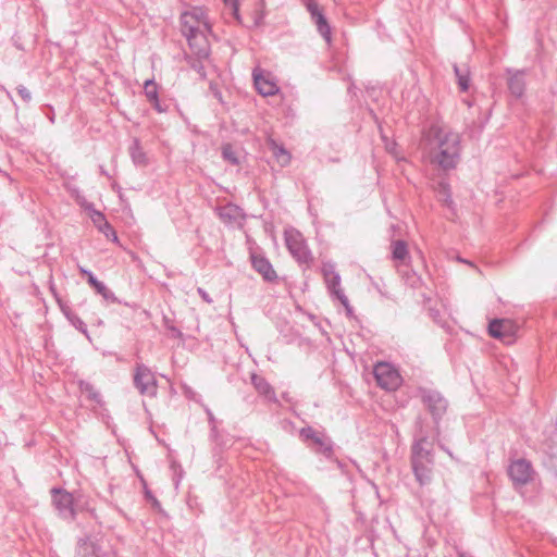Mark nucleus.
Wrapping results in <instances>:
<instances>
[{
    "label": "nucleus",
    "instance_id": "obj_1",
    "mask_svg": "<svg viewBox=\"0 0 557 557\" xmlns=\"http://www.w3.org/2000/svg\"><path fill=\"white\" fill-rule=\"evenodd\" d=\"M411 469L420 486L431 484L434 472V453L426 436L416 438L411 445Z\"/></svg>",
    "mask_w": 557,
    "mask_h": 557
},
{
    "label": "nucleus",
    "instance_id": "obj_2",
    "mask_svg": "<svg viewBox=\"0 0 557 557\" xmlns=\"http://www.w3.org/2000/svg\"><path fill=\"white\" fill-rule=\"evenodd\" d=\"M432 132L437 140L438 154L436 160L440 166L446 170L454 169L460 154L459 135L441 127H433Z\"/></svg>",
    "mask_w": 557,
    "mask_h": 557
},
{
    "label": "nucleus",
    "instance_id": "obj_3",
    "mask_svg": "<svg viewBox=\"0 0 557 557\" xmlns=\"http://www.w3.org/2000/svg\"><path fill=\"white\" fill-rule=\"evenodd\" d=\"M285 243L289 253L300 265H312L313 256L301 233L296 230L285 232Z\"/></svg>",
    "mask_w": 557,
    "mask_h": 557
},
{
    "label": "nucleus",
    "instance_id": "obj_4",
    "mask_svg": "<svg viewBox=\"0 0 557 557\" xmlns=\"http://www.w3.org/2000/svg\"><path fill=\"white\" fill-rule=\"evenodd\" d=\"M299 436L306 443L311 442L317 454H321L327 460L334 459V442L324 431H315L308 425L299 430Z\"/></svg>",
    "mask_w": 557,
    "mask_h": 557
},
{
    "label": "nucleus",
    "instance_id": "obj_5",
    "mask_svg": "<svg viewBox=\"0 0 557 557\" xmlns=\"http://www.w3.org/2000/svg\"><path fill=\"white\" fill-rule=\"evenodd\" d=\"M181 33L183 36L191 35L197 32H211V25L208 21L206 12L200 7H194L189 11L181 14Z\"/></svg>",
    "mask_w": 557,
    "mask_h": 557
},
{
    "label": "nucleus",
    "instance_id": "obj_6",
    "mask_svg": "<svg viewBox=\"0 0 557 557\" xmlns=\"http://www.w3.org/2000/svg\"><path fill=\"white\" fill-rule=\"evenodd\" d=\"M377 386L385 391H396L403 382L398 370L389 362H377L373 368Z\"/></svg>",
    "mask_w": 557,
    "mask_h": 557
},
{
    "label": "nucleus",
    "instance_id": "obj_7",
    "mask_svg": "<svg viewBox=\"0 0 557 557\" xmlns=\"http://www.w3.org/2000/svg\"><path fill=\"white\" fill-rule=\"evenodd\" d=\"M134 386L140 395H157L158 383L154 373L144 363H137L134 371Z\"/></svg>",
    "mask_w": 557,
    "mask_h": 557
},
{
    "label": "nucleus",
    "instance_id": "obj_8",
    "mask_svg": "<svg viewBox=\"0 0 557 557\" xmlns=\"http://www.w3.org/2000/svg\"><path fill=\"white\" fill-rule=\"evenodd\" d=\"M51 494L52 503L59 516L65 520H75L77 513L75 510V499L73 494L62 487H53L51 490Z\"/></svg>",
    "mask_w": 557,
    "mask_h": 557
},
{
    "label": "nucleus",
    "instance_id": "obj_9",
    "mask_svg": "<svg viewBox=\"0 0 557 557\" xmlns=\"http://www.w3.org/2000/svg\"><path fill=\"white\" fill-rule=\"evenodd\" d=\"M419 394L433 420L435 423H438L442 417L446 413L448 407L447 400L440 392L433 389L419 388Z\"/></svg>",
    "mask_w": 557,
    "mask_h": 557
},
{
    "label": "nucleus",
    "instance_id": "obj_10",
    "mask_svg": "<svg viewBox=\"0 0 557 557\" xmlns=\"http://www.w3.org/2000/svg\"><path fill=\"white\" fill-rule=\"evenodd\" d=\"M533 474L531 462L523 458L513 460L508 467V475L515 487L527 485L533 480Z\"/></svg>",
    "mask_w": 557,
    "mask_h": 557
},
{
    "label": "nucleus",
    "instance_id": "obj_11",
    "mask_svg": "<svg viewBox=\"0 0 557 557\" xmlns=\"http://www.w3.org/2000/svg\"><path fill=\"white\" fill-rule=\"evenodd\" d=\"M306 9L310 13L311 21L315 25L318 33L330 46L332 44V28L322 9L315 0H308L306 2Z\"/></svg>",
    "mask_w": 557,
    "mask_h": 557
},
{
    "label": "nucleus",
    "instance_id": "obj_12",
    "mask_svg": "<svg viewBox=\"0 0 557 557\" xmlns=\"http://www.w3.org/2000/svg\"><path fill=\"white\" fill-rule=\"evenodd\" d=\"M517 327L509 319H494L488 324V334L510 345L516 341Z\"/></svg>",
    "mask_w": 557,
    "mask_h": 557
},
{
    "label": "nucleus",
    "instance_id": "obj_13",
    "mask_svg": "<svg viewBox=\"0 0 557 557\" xmlns=\"http://www.w3.org/2000/svg\"><path fill=\"white\" fill-rule=\"evenodd\" d=\"M252 77L255 87L261 96H273L278 91V86L273 81L270 73H265L263 70L256 67L252 71Z\"/></svg>",
    "mask_w": 557,
    "mask_h": 557
},
{
    "label": "nucleus",
    "instance_id": "obj_14",
    "mask_svg": "<svg viewBox=\"0 0 557 557\" xmlns=\"http://www.w3.org/2000/svg\"><path fill=\"white\" fill-rule=\"evenodd\" d=\"M211 32H197L191 35L184 36L187 40L191 53L200 55L201 58H210L211 47L208 40V35Z\"/></svg>",
    "mask_w": 557,
    "mask_h": 557
},
{
    "label": "nucleus",
    "instance_id": "obj_15",
    "mask_svg": "<svg viewBox=\"0 0 557 557\" xmlns=\"http://www.w3.org/2000/svg\"><path fill=\"white\" fill-rule=\"evenodd\" d=\"M78 271L79 273L85 276L87 278V282L88 284L95 288V290L102 296V298L106 300V301H109V302H112V304H122V300L119 299L114 293L108 288L106 286V284L101 281H99L95 275L94 273L84 268V267H78Z\"/></svg>",
    "mask_w": 557,
    "mask_h": 557
},
{
    "label": "nucleus",
    "instance_id": "obj_16",
    "mask_svg": "<svg viewBox=\"0 0 557 557\" xmlns=\"http://www.w3.org/2000/svg\"><path fill=\"white\" fill-rule=\"evenodd\" d=\"M251 265L265 282L274 283L277 281L276 271L273 269L270 260L263 255L251 253Z\"/></svg>",
    "mask_w": 557,
    "mask_h": 557
},
{
    "label": "nucleus",
    "instance_id": "obj_17",
    "mask_svg": "<svg viewBox=\"0 0 557 557\" xmlns=\"http://www.w3.org/2000/svg\"><path fill=\"white\" fill-rule=\"evenodd\" d=\"M322 274L325 280L326 288L333 298L338 299L339 293H344L341 287V275L335 271L332 263H324L322 265Z\"/></svg>",
    "mask_w": 557,
    "mask_h": 557
},
{
    "label": "nucleus",
    "instance_id": "obj_18",
    "mask_svg": "<svg viewBox=\"0 0 557 557\" xmlns=\"http://www.w3.org/2000/svg\"><path fill=\"white\" fill-rule=\"evenodd\" d=\"M508 77V89L510 94L517 99L521 98L525 91V70H517L513 71L511 69H507Z\"/></svg>",
    "mask_w": 557,
    "mask_h": 557
},
{
    "label": "nucleus",
    "instance_id": "obj_19",
    "mask_svg": "<svg viewBox=\"0 0 557 557\" xmlns=\"http://www.w3.org/2000/svg\"><path fill=\"white\" fill-rule=\"evenodd\" d=\"M76 557H109V555L102 553L100 546L90 536H86L77 542Z\"/></svg>",
    "mask_w": 557,
    "mask_h": 557
},
{
    "label": "nucleus",
    "instance_id": "obj_20",
    "mask_svg": "<svg viewBox=\"0 0 557 557\" xmlns=\"http://www.w3.org/2000/svg\"><path fill=\"white\" fill-rule=\"evenodd\" d=\"M250 379L255 389L260 396L264 397L267 401L273 404L278 401L274 388L263 376L252 373Z\"/></svg>",
    "mask_w": 557,
    "mask_h": 557
},
{
    "label": "nucleus",
    "instance_id": "obj_21",
    "mask_svg": "<svg viewBox=\"0 0 557 557\" xmlns=\"http://www.w3.org/2000/svg\"><path fill=\"white\" fill-rule=\"evenodd\" d=\"M267 145L281 166H287L290 163L292 154L282 144L268 137Z\"/></svg>",
    "mask_w": 557,
    "mask_h": 557
},
{
    "label": "nucleus",
    "instance_id": "obj_22",
    "mask_svg": "<svg viewBox=\"0 0 557 557\" xmlns=\"http://www.w3.org/2000/svg\"><path fill=\"white\" fill-rule=\"evenodd\" d=\"M392 259L399 261L401 264H409L411 257L409 255L408 245L403 239L393 240L391 244Z\"/></svg>",
    "mask_w": 557,
    "mask_h": 557
},
{
    "label": "nucleus",
    "instance_id": "obj_23",
    "mask_svg": "<svg viewBox=\"0 0 557 557\" xmlns=\"http://www.w3.org/2000/svg\"><path fill=\"white\" fill-rule=\"evenodd\" d=\"M218 215L224 223L233 225L242 216V210L236 205L227 203L218 209Z\"/></svg>",
    "mask_w": 557,
    "mask_h": 557
},
{
    "label": "nucleus",
    "instance_id": "obj_24",
    "mask_svg": "<svg viewBox=\"0 0 557 557\" xmlns=\"http://www.w3.org/2000/svg\"><path fill=\"white\" fill-rule=\"evenodd\" d=\"M210 58H201L200 55L185 54L184 60L186 63L198 73L199 78L207 79L206 63L209 62Z\"/></svg>",
    "mask_w": 557,
    "mask_h": 557
},
{
    "label": "nucleus",
    "instance_id": "obj_25",
    "mask_svg": "<svg viewBox=\"0 0 557 557\" xmlns=\"http://www.w3.org/2000/svg\"><path fill=\"white\" fill-rule=\"evenodd\" d=\"M436 193L438 195L440 201L455 213L456 208L449 184L445 181L440 182L436 187Z\"/></svg>",
    "mask_w": 557,
    "mask_h": 557
},
{
    "label": "nucleus",
    "instance_id": "obj_26",
    "mask_svg": "<svg viewBox=\"0 0 557 557\" xmlns=\"http://www.w3.org/2000/svg\"><path fill=\"white\" fill-rule=\"evenodd\" d=\"M453 69L460 90L463 92L467 91L471 82L469 67L467 65L460 66L455 63Z\"/></svg>",
    "mask_w": 557,
    "mask_h": 557
},
{
    "label": "nucleus",
    "instance_id": "obj_27",
    "mask_svg": "<svg viewBox=\"0 0 557 557\" xmlns=\"http://www.w3.org/2000/svg\"><path fill=\"white\" fill-rule=\"evenodd\" d=\"M221 156L226 163L233 166H238L240 164V159L237 154V151L235 150L231 143L222 144Z\"/></svg>",
    "mask_w": 557,
    "mask_h": 557
},
{
    "label": "nucleus",
    "instance_id": "obj_28",
    "mask_svg": "<svg viewBox=\"0 0 557 557\" xmlns=\"http://www.w3.org/2000/svg\"><path fill=\"white\" fill-rule=\"evenodd\" d=\"M78 387L83 393L87 394L89 400L94 401L98 406L103 405V400L100 393L95 388V386L90 382L81 380L78 382Z\"/></svg>",
    "mask_w": 557,
    "mask_h": 557
},
{
    "label": "nucleus",
    "instance_id": "obj_29",
    "mask_svg": "<svg viewBox=\"0 0 557 557\" xmlns=\"http://www.w3.org/2000/svg\"><path fill=\"white\" fill-rule=\"evenodd\" d=\"M66 320L70 322L72 326H74L78 332H81L87 339L90 341V335L87 329L86 323L74 312H66Z\"/></svg>",
    "mask_w": 557,
    "mask_h": 557
},
{
    "label": "nucleus",
    "instance_id": "obj_30",
    "mask_svg": "<svg viewBox=\"0 0 557 557\" xmlns=\"http://www.w3.org/2000/svg\"><path fill=\"white\" fill-rule=\"evenodd\" d=\"M131 157L133 162L137 165H145L147 163L146 153L143 151L137 139L134 140L131 147Z\"/></svg>",
    "mask_w": 557,
    "mask_h": 557
},
{
    "label": "nucleus",
    "instance_id": "obj_31",
    "mask_svg": "<svg viewBox=\"0 0 557 557\" xmlns=\"http://www.w3.org/2000/svg\"><path fill=\"white\" fill-rule=\"evenodd\" d=\"M86 210L88 211L89 218L97 228L102 225V223L107 222L106 215L101 211L95 209L92 203L86 206Z\"/></svg>",
    "mask_w": 557,
    "mask_h": 557
},
{
    "label": "nucleus",
    "instance_id": "obj_32",
    "mask_svg": "<svg viewBox=\"0 0 557 557\" xmlns=\"http://www.w3.org/2000/svg\"><path fill=\"white\" fill-rule=\"evenodd\" d=\"M405 283L414 289L420 288L423 285V281L420 275L417 274L414 271H407L404 274Z\"/></svg>",
    "mask_w": 557,
    "mask_h": 557
},
{
    "label": "nucleus",
    "instance_id": "obj_33",
    "mask_svg": "<svg viewBox=\"0 0 557 557\" xmlns=\"http://www.w3.org/2000/svg\"><path fill=\"white\" fill-rule=\"evenodd\" d=\"M144 92L147 97L148 101L150 100H157V97H159V90L158 85L153 79H147L144 84Z\"/></svg>",
    "mask_w": 557,
    "mask_h": 557
},
{
    "label": "nucleus",
    "instance_id": "obj_34",
    "mask_svg": "<svg viewBox=\"0 0 557 557\" xmlns=\"http://www.w3.org/2000/svg\"><path fill=\"white\" fill-rule=\"evenodd\" d=\"M99 232H101L108 239H111L112 242H117V235L113 226L107 221L102 223L98 227Z\"/></svg>",
    "mask_w": 557,
    "mask_h": 557
},
{
    "label": "nucleus",
    "instance_id": "obj_35",
    "mask_svg": "<svg viewBox=\"0 0 557 557\" xmlns=\"http://www.w3.org/2000/svg\"><path fill=\"white\" fill-rule=\"evenodd\" d=\"M424 300V307L429 311V315L435 321L438 322L441 319V312L437 309H434L432 307H428V304L431 302V297L423 295Z\"/></svg>",
    "mask_w": 557,
    "mask_h": 557
},
{
    "label": "nucleus",
    "instance_id": "obj_36",
    "mask_svg": "<svg viewBox=\"0 0 557 557\" xmlns=\"http://www.w3.org/2000/svg\"><path fill=\"white\" fill-rule=\"evenodd\" d=\"M345 308L346 313L348 317H351L354 313L352 307L349 304V300L345 293H339V298L337 299Z\"/></svg>",
    "mask_w": 557,
    "mask_h": 557
},
{
    "label": "nucleus",
    "instance_id": "obj_37",
    "mask_svg": "<svg viewBox=\"0 0 557 557\" xmlns=\"http://www.w3.org/2000/svg\"><path fill=\"white\" fill-rule=\"evenodd\" d=\"M17 94L23 99L24 102L29 103L32 100V94L30 91L23 85H18L16 87Z\"/></svg>",
    "mask_w": 557,
    "mask_h": 557
},
{
    "label": "nucleus",
    "instance_id": "obj_38",
    "mask_svg": "<svg viewBox=\"0 0 557 557\" xmlns=\"http://www.w3.org/2000/svg\"><path fill=\"white\" fill-rule=\"evenodd\" d=\"M145 497L147 500H149L151 503V505L154 508H158V509L161 508L160 502L154 497V495L152 494V492L150 490L145 491Z\"/></svg>",
    "mask_w": 557,
    "mask_h": 557
},
{
    "label": "nucleus",
    "instance_id": "obj_39",
    "mask_svg": "<svg viewBox=\"0 0 557 557\" xmlns=\"http://www.w3.org/2000/svg\"><path fill=\"white\" fill-rule=\"evenodd\" d=\"M57 302L64 317H66V312L73 311L71 307L67 305V302L63 301L61 297H57Z\"/></svg>",
    "mask_w": 557,
    "mask_h": 557
},
{
    "label": "nucleus",
    "instance_id": "obj_40",
    "mask_svg": "<svg viewBox=\"0 0 557 557\" xmlns=\"http://www.w3.org/2000/svg\"><path fill=\"white\" fill-rule=\"evenodd\" d=\"M207 412H208L209 423L211 425V435L215 437L216 434H218V429H216V425H215L214 416L212 414V412L210 410H208Z\"/></svg>",
    "mask_w": 557,
    "mask_h": 557
},
{
    "label": "nucleus",
    "instance_id": "obj_41",
    "mask_svg": "<svg viewBox=\"0 0 557 557\" xmlns=\"http://www.w3.org/2000/svg\"><path fill=\"white\" fill-rule=\"evenodd\" d=\"M197 293H198V295L201 297V299L205 302H207V304H212L213 302V300L210 297V295L208 294V292L206 289H203L202 287H198L197 288Z\"/></svg>",
    "mask_w": 557,
    "mask_h": 557
},
{
    "label": "nucleus",
    "instance_id": "obj_42",
    "mask_svg": "<svg viewBox=\"0 0 557 557\" xmlns=\"http://www.w3.org/2000/svg\"><path fill=\"white\" fill-rule=\"evenodd\" d=\"M149 102L152 104L153 109H154L157 112H159V113H163V112H165V111H166V107H163V106L161 104V102H160V100H159V97H157V100H150Z\"/></svg>",
    "mask_w": 557,
    "mask_h": 557
},
{
    "label": "nucleus",
    "instance_id": "obj_43",
    "mask_svg": "<svg viewBox=\"0 0 557 557\" xmlns=\"http://www.w3.org/2000/svg\"><path fill=\"white\" fill-rule=\"evenodd\" d=\"M87 511L89 512L90 517L97 521V523L102 524V522L100 521V518L97 515L95 508H88Z\"/></svg>",
    "mask_w": 557,
    "mask_h": 557
},
{
    "label": "nucleus",
    "instance_id": "obj_44",
    "mask_svg": "<svg viewBox=\"0 0 557 557\" xmlns=\"http://www.w3.org/2000/svg\"><path fill=\"white\" fill-rule=\"evenodd\" d=\"M121 305H124L133 310H137L139 308V305L137 302H127V301H122Z\"/></svg>",
    "mask_w": 557,
    "mask_h": 557
},
{
    "label": "nucleus",
    "instance_id": "obj_45",
    "mask_svg": "<svg viewBox=\"0 0 557 557\" xmlns=\"http://www.w3.org/2000/svg\"><path fill=\"white\" fill-rule=\"evenodd\" d=\"M50 290H51V293L53 294V296H54V298H55V299H57V297H60L54 286H51V287H50Z\"/></svg>",
    "mask_w": 557,
    "mask_h": 557
},
{
    "label": "nucleus",
    "instance_id": "obj_46",
    "mask_svg": "<svg viewBox=\"0 0 557 557\" xmlns=\"http://www.w3.org/2000/svg\"><path fill=\"white\" fill-rule=\"evenodd\" d=\"M0 174H2L4 177H7L10 182H12L11 176L7 173L0 170Z\"/></svg>",
    "mask_w": 557,
    "mask_h": 557
},
{
    "label": "nucleus",
    "instance_id": "obj_47",
    "mask_svg": "<svg viewBox=\"0 0 557 557\" xmlns=\"http://www.w3.org/2000/svg\"><path fill=\"white\" fill-rule=\"evenodd\" d=\"M100 172H101V174L109 176L108 172L104 170L103 166H100Z\"/></svg>",
    "mask_w": 557,
    "mask_h": 557
},
{
    "label": "nucleus",
    "instance_id": "obj_48",
    "mask_svg": "<svg viewBox=\"0 0 557 557\" xmlns=\"http://www.w3.org/2000/svg\"><path fill=\"white\" fill-rule=\"evenodd\" d=\"M214 96H215L220 101L222 100V95H221V92H220V91H216V92L214 94Z\"/></svg>",
    "mask_w": 557,
    "mask_h": 557
},
{
    "label": "nucleus",
    "instance_id": "obj_49",
    "mask_svg": "<svg viewBox=\"0 0 557 557\" xmlns=\"http://www.w3.org/2000/svg\"><path fill=\"white\" fill-rule=\"evenodd\" d=\"M459 261H461V262H465V263H468V264L472 265V263H471L470 261H467V260H465V259L459 258Z\"/></svg>",
    "mask_w": 557,
    "mask_h": 557
},
{
    "label": "nucleus",
    "instance_id": "obj_50",
    "mask_svg": "<svg viewBox=\"0 0 557 557\" xmlns=\"http://www.w3.org/2000/svg\"><path fill=\"white\" fill-rule=\"evenodd\" d=\"M441 448L444 449L445 451H447L449 455H451L450 451L444 447V445H441Z\"/></svg>",
    "mask_w": 557,
    "mask_h": 557
},
{
    "label": "nucleus",
    "instance_id": "obj_51",
    "mask_svg": "<svg viewBox=\"0 0 557 557\" xmlns=\"http://www.w3.org/2000/svg\"><path fill=\"white\" fill-rule=\"evenodd\" d=\"M49 120L51 121V123H54V116H49Z\"/></svg>",
    "mask_w": 557,
    "mask_h": 557
},
{
    "label": "nucleus",
    "instance_id": "obj_52",
    "mask_svg": "<svg viewBox=\"0 0 557 557\" xmlns=\"http://www.w3.org/2000/svg\"><path fill=\"white\" fill-rule=\"evenodd\" d=\"M460 557H465V555H460Z\"/></svg>",
    "mask_w": 557,
    "mask_h": 557
}]
</instances>
